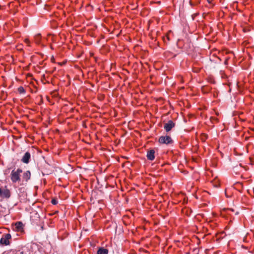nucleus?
Listing matches in <instances>:
<instances>
[{
    "instance_id": "nucleus-1",
    "label": "nucleus",
    "mask_w": 254,
    "mask_h": 254,
    "mask_svg": "<svg viewBox=\"0 0 254 254\" xmlns=\"http://www.w3.org/2000/svg\"><path fill=\"white\" fill-rule=\"evenodd\" d=\"M22 172L21 169H17L16 170H12L10 174V179L12 183H16L20 180V174Z\"/></svg>"
},
{
    "instance_id": "nucleus-2",
    "label": "nucleus",
    "mask_w": 254,
    "mask_h": 254,
    "mask_svg": "<svg viewBox=\"0 0 254 254\" xmlns=\"http://www.w3.org/2000/svg\"><path fill=\"white\" fill-rule=\"evenodd\" d=\"M158 141L161 144H170L173 143V140L170 136H161L159 138Z\"/></svg>"
},
{
    "instance_id": "nucleus-3",
    "label": "nucleus",
    "mask_w": 254,
    "mask_h": 254,
    "mask_svg": "<svg viewBox=\"0 0 254 254\" xmlns=\"http://www.w3.org/2000/svg\"><path fill=\"white\" fill-rule=\"evenodd\" d=\"M11 236L10 234H5L2 235L0 240V244L1 245L7 246L9 244V240L11 239Z\"/></svg>"
},
{
    "instance_id": "nucleus-4",
    "label": "nucleus",
    "mask_w": 254,
    "mask_h": 254,
    "mask_svg": "<svg viewBox=\"0 0 254 254\" xmlns=\"http://www.w3.org/2000/svg\"><path fill=\"white\" fill-rule=\"evenodd\" d=\"M175 126V124L172 120H170L167 123L164 125V128L167 132H169Z\"/></svg>"
},
{
    "instance_id": "nucleus-5",
    "label": "nucleus",
    "mask_w": 254,
    "mask_h": 254,
    "mask_svg": "<svg viewBox=\"0 0 254 254\" xmlns=\"http://www.w3.org/2000/svg\"><path fill=\"white\" fill-rule=\"evenodd\" d=\"M31 158V154L29 152H26L22 157L21 159V161L23 163L27 164L29 162L30 159Z\"/></svg>"
},
{
    "instance_id": "nucleus-6",
    "label": "nucleus",
    "mask_w": 254,
    "mask_h": 254,
    "mask_svg": "<svg viewBox=\"0 0 254 254\" xmlns=\"http://www.w3.org/2000/svg\"><path fill=\"white\" fill-rule=\"evenodd\" d=\"M11 193L9 190L5 189L3 190L1 189V197H4L6 198H9L10 197Z\"/></svg>"
},
{
    "instance_id": "nucleus-7",
    "label": "nucleus",
    "mask_w": 254,
    "mask_h": 254,
    "mask_svg": "<svg viewBox=\"0 0 254 254\" xmlns=\"http://www.w3.org/2000/svg\"><path fill=\"white\" fill-rule=\"evenodd\" d=\"M146 157L149 160L152 161L155 158V150L150 149L147 152Z\"/></svg>"
},
{
    "instance_id": "nucleus-8",
    "label": "nucleus",
    "mask_w": 254,
    "mask_h": 254,
    "mask_svg": "<svg viewBox=\"0 0 254 254\" xmlns=\"http://www.w3.org/2000/svg\"><path fill=\"white\" fill-rule=\"evenodd\" d=\"M15 229L17 231H22L23 229L24 225L21 222H17L15 224Z\"/></svg>"
},
{
    "instance_id": "nucleus-9",
    "label": "nucleus",
    "mask_w": 254,
    "mask_h": 254,
    "mask_svg": "<svg viewBox=\"0 0 254 254\" xmlns=\"http://www.w3.org/2000/svg\"><path fill=\"white\" fill-rule=\"evenodd\" d=\"M30 172L29 171H27L23 173L22 178L25 181L27 182L30 179Z\"/></svg>"
},
{
    "instance_id": "nucleus-10",
    "label": "nucleus",
    "mask_w": 254,
    "mask_h": 254,
    "mask_svg": "<svg viewBox=\"0 0 254 254\" xmlns=\"http://www.w3.org/2000/svg\"><path fill=\"white\" fill-rule=\"evenodd\" d=\"M97 254H108V250L103 247L99 248L97 252Z\"/></svg>"
},
{
    "instance_id": "nucleus-11",
    "label": "nucleus",
    "mask_w": 254,
    "mask_h": 254,
    "mask_svg": "<svg viewBox=\"0 0 254 254\" xmlns=\"http://www.w3.org/2000/svg\"><path fill=\"white\" fill-rule=\"evenodd\" d=\"M34 39L35 43L37 44H40L41 43V36L40 34H38L36 35L34 37Z\"/></svg>"
},
{
    "instance_id": "nucleus-12",
    "label": "nucleus",
    "mask_w": 254,
    "mask_h": 254,
    "mask_svg": "<svg viewBox=\"0 0 254 254\" xmlns=\"http://www.w3.org/2000/svg\"><path fill=\"white\" fill-rule=\"evenodd\" d=\"M12 254H26L25 250L24 249H22L18 251H17L15 253L12 252Z\"/></svg>"
},
{
    "instance_id": "nucleus-13",
    "label": "nucleus",
    "mask_w": 254,
    "mask_h": 254,
    "mask_svg": "<svg viewBox=\"0 0 254 254\" xmlns=\"http://www.w3.org/2000/svg\"><path fill=\"white\" fill-rule=\"evenodd\" d=\"M18 91L20 94H24L25 93V90L22 86L18 87Z\"/></svg>"
},
{
    "instance_id": "nucleus-14",
    "label": "nucleus",
    "mask_w": 254,
    "mask_h": 254,
    "mask_svg": "<svg viewBox=\"0 0 254 254\" xmlns=\"http://www.w3.org/2000/svg\"><path fill=\"white\" fill-rule=\"evenodd\" d=\"M51 202L54 205H56L58 203V200L56 199H52Z\"/></svg>"
},
{
    "instance_id": "nucleus-15",
    "label": "nucleus",
    "mask_w": 254,
    "mask_h": 254,
    "mask_svg": "<svg viewBox=\"0 0 254 254\" xmlns=\"http://www.w3.org/2000/svg\"><path fill=\"white\" fill-rule=\"evenodd\" d=\"M24 42L26 43L28 45V46L30 45V41L28 39H25L24 40Z\"/></svg>"
},
{
    "instance_id": "nucleus-16",
    "label": "nucleus",
    "mask_w": 254,
    "mask_h": 254,
    "mask_svg": "<svg viewBox=\"0 0 254 254\" xmlns=\"http://www.w3.org/2000/svg\"><path fill=\"white\" fill-rule=\"evenodd\" d=\"M13 5H14V1H12L9 3L8 6H9V7H11V6H13Z\"/></svg>"
},
{
    "instance_id": "nucleus-17",
    "label": "nucleus",
    "mask_w": 254,
    "mask_h": 254,
    "mask_svg": "<svg viewBox=\"0 0 254 254\" xmlns=\"http://www.w3.org/2000/svg\"><path fill=\"white\" fill-rule=\"evenodd\" d=\"M207 2H208V4L209 5H214V3H213V2H213V1L209 0V1H207Z\"/></svg>"
},
{
    "instance_id": "nucleus-18",
    "label": "nucleus",
    "mask_w": 254,
    "mask_h": 254,
    "mask_svg": "<svg viewBox=\"0 0 254 254\" xmlns=\"http://www.w3.org/2000/svg\"><path fill=\"white\" fill-rule=\"evenodd\" d=\"M189 2L190 5H192V2L191 0L189 1Z\"/></svg>"
},
{
    "instance_id": "nucleus-19",
    "label": "nucleus",
    "mask_w": 254,
    "mask_h": 254,
    "mask_svg": "<svg viewBox=\"0 0 254 254\" xmlns=\"http://www.w3.org/2000/svg\"><path fill=\"white\" fill-rule=\"evenodd\" d=\"M167 38V40H168V41H169V40H170V39H169V37H168V35L167 36V38Z\"/></svg>"
},
{
    "instance_id": "nucleus-20",
    "label": "nucleus",
    "mask_w": 254,
    "mask_h": 254,
    "mask_svg": "<svg viewBox=\"0 0 254 254\" xmlns=\"http://www.w3.org/2000/svg\"><path fill=\"white\" fill-rule=\"evenodd\" d=\"M158 3H160V1H158Z\"/></svg>"
},
{
    "instance_id": "nucleus-21",
    "label": "nucleus",
    "mask_w": 254,
    "mask_h": 254,
    "mask_svg": "<svg viewBox=\"0 0 254 254\" xmlns=\"http://www.w3.org/2000/svg\"><path fill=\"white\" fill-rule=\"evenodd\" d=\"M164 42H166V40H165V39H164Z\"/></svg>"
}]
</instances>
